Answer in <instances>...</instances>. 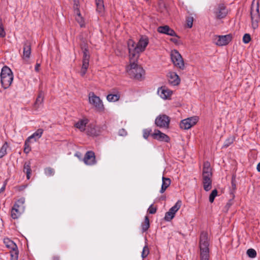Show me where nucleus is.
Masks as SVG:
<instances>
[{"instance_id":"f257e3e1","label":"nucleus","mask_w":260,"mask_h":260,"mask_svg":"<svg viewBox=\"0 0 260 260\" xmlns=\"http://www.w3.org/2000/svg\"><path fill=\"white\" fill-rule=\"evenodd\" d=\"M149 43V39L146 36H142L136 45L132 40L127 41V47L129 51V58L131 61L132 58H138V54L143 52Z\"/></svg>"},{"instance_id":"f03ea898","label":"nucleus","mask_w":260,"mask_h":260,"mask_svg":"<svg viewBox=\"0 0 260 260\" xmlns=\"http://www.w3.org/2000/svg\"><path fill=\"white\" fill-rule=\"evenodd\" d=\"M137 58H132V61L129 60V64L126 67V71L131 78L140 80L144 78L145 71L140 66L135 63Z\"/></svg>"},{"instance_id":"7ed1b4c3","label":"nucleus","mask_w":260,"mask_h":260,"mask_svg":"<svg viewBox=\"0 0 260 260\" xmlns=\"http://www.w3.org/2000/svg\"><path fill=\"white\" fill-rule=\"evenodd\" d=\"M209 243L208 234L202 232L200 235L199 247L200 250V260H209Z\"/></svg>"},{"instance_id":"20e7f679","label":"nucleus","mask_w":260,"mask_h":260,"mask_svg":"<svg viewBox=\"0 0 260 260\" xmlns=\"http://www.w3.org/2000/svg\"><path fill=\"white\" fill-rule=\"evenodd\" d=\"M259 2L253 0L250 9V16L251 20V26L253 29H256L258 26L259 20Z\"/></svg>"},{"instance_id":"39448f33","label":"nucleus","mask_w":260,"mask_h":260,"mask_svg":"<svg viewBox=\"0 0 260 260\" xmlns=\"http://www.w3.org/2000/svg\"><path fill=\"white\" fill-rule=\"evenodd\" d=\"M1 79L2 86L5 89L11 85L13 80V75L9 68L7 67L3 68L1 73Z\"/></svg>"},{"instance_id":"423d86ee","label":"nucleus","mask_w":260,"mask_h":260,"mask_svg":"<svg viewBox=\"0 0 260 260\" xmlns=\"http://www.w3.org/2000/svg\"><path fill=\"white\" fill-rule=\"evenodd\" d=\"M24 203L25 199L23 198L16 202L11 211V215L13 219H18L23 213L25 210Z\"/></svg>"},{"instance_id":"0eeeda50","label":"nucleus","mask_w":260,"mask_h":260,"mask_svg":"<svg viewBox=\"0 0 260 260\" xmlns=\"http://www.w3.org/2000/svg\"><path fill=\"white\" fill-rule=\"evenodd\" d=\"M81 48L82 50L83 56L82 58V65L80 72L81 75L84 76L89 67V61L90 59V54L87 44L83 42L81 44Z\"/></svg>"},{"instance_id":"6e6552de","label":"nucleus","mask_w":260,"mask_h":260,"mask_svg":"<svg viewBox=\"0 0 260 260\" xmlns=\"http://www.w3.org/2000/svg\"><path fill=\"white\" fill-rule=\"evenodd\" d=\"M89 104L99 112H102L104 110V106L101 99L96 96L93 92H90L88 94Z\"/></svg>"},{"instance_id":"1a4fd4ad","label":"nucleus","mask_w":260,"mask_h":260,"mask_svg":"<svg viewBox=\"0 0 260 260\" xmlns=\"http://www.w3.org/2000/svg\"><path fill=\"white\" fill-rule=\"evenodd\" d=\"M171 57L172 61L175 67L181 70L184 69V61L181 54L178 51L176 50L172 51L171 53Z\"/></svg>"},{"instance_id":"9d476101","label":"nucleus","mask_w":260,"mask_h":260,"mask_svg":"<svg viewBox=\"0 0 260 260\" xmlns=\"http://www.w3.org/2000/svg\"><path fill=\"white\" fill-rule=\"evenodd\" d=\"M170 122V117L165 114H160L155 119V124L160 128H168Z\"/></svg>"},{"instance_id":"9b49d317","label":"nucleus","mask_w":260,"mask_h":260,"mask_svg":"<svg viewBox=\"0 0 260 260\" xmlns=\"http://www.w3.org/2000/svg\"><path fill=\"white\" fill-rule=\"evenodd\" d=\"M232 39L231 35L224 36H215L214 37V42L218 46H222L228 44Z\"/></svg>"},{"instance_id":"f8f14e48","label":"nucleus","mask_w":260,"mask_h":260,"mask_svg":"<svg viewBox=\"0 0 260 260\" xmlns=\"http://www.w3.org/2000/svg\"><path fill=\"white\" fill-rule=\"evenodd\" d=\"M181 206V201H178L175 205L171 208L168 212L166 213L165 220L168 221L171 220L175 216V213L180 208Z\"/></svg>"},{"instance_id":"ddd939ff","label":"nucleus","mask_w":260,"mask_h":260,"mask_svg":"<svg viewBox=\"0 0 260 260\" xmlns=\"http://www.w3.org/2000/svg\"><path fill=\"white\" fill-rule=\"evenodd\" d=\"M212 172L210 165L208 162L204 164L203 169V182H212Z\"/></svg>"},{"instance_id":"4468645a","label":"nucleus","mask_w":260,"mask_h":260,"mask_svg":"<svg viewBox=\"0 0 260 260\" xmlns=\"http://www.w3.org/2000/svg\"><path fill=\"white\" fill-rule=\"evenodd\" d=\"M214 14L217 19L225 17L228 14V10L223 4H219L215 8Z\"/></svg>"},{"instance_id":"2eb2a0df","label":"nucleus","mask_w":260,"mask_h":260,"mask_svg":"<svg viewBox=\"0 0 260 260\" xmlns=\"http://www.w3.org/2000/svg\"><path fill=\"white\" fill-rule=\"evenodd\" d=\"M198 119L196 117L188 118L181 121L180 126L182 129H188L195 125Z\"/></svg>"},{"instance_id":"dca6fc26","label":"nucleus","mask_w":260,"mask_h":260,"mask_svg":"<svg viewBox=\"0 0 260 260\" xmlns=\"http://www.w3.org/2000/svg\"><path fill=\"white\" fill-rule=\"evenodd\" d=\"M74 9L75 14L76 15V20L82 27L85 26V22L84 18L81 16L78 8V2L75 1Z\"/></svg>"},{"instance_id":"f3484780","label":"nucleus","mask_w":260,"mask_h":260,"mask_svg":"<svg viewBox=\"0 0 260 260\" xmlns=\"http://www.w3.org/2000/svg\"><path fill=\"white\" fill-rule=\"evenodd\" d=\"M84 162L86 165H93L96 164L95 156L93 151H87L83 159Z\"/></svg>"},{"instance_id":"a211bd4d","label":"nucleus","mask_w":260,"mask_h":260,"mask_svg":"<svg viewBox=\"0 0 260 260\" xmlns=\"http://www.w3.org/2000/svg\"><path fill=\"white\" fill-rule=\"evenodd\" d=\"M152 137L154 139L160 141L168 142L170 140L169 137L167 135L157 129L154 131V133L152 134Z\"/></svg>"},{"instance_id":"6ab92c4d","label":"nucleus","mask_w":260,"mask_h":260,"mask_svg":"<svg viewBox=\"0 0 260 260\" xmlns=\"http://www.w3.org/2000/svg\"><path fill=\"white\" fill-rule=\"evenodd\" d=\"M157 93L162 99L167 100L170 99L172 91L166 87H161L158 88Z\"/></svg>"},{"instance_id":"aec40b11","label":"nucleus","mask_w":260,"mask_h":260,"mask_svg":"<svg viewBox=\"0 0 260 260\" xmlns=\"http://www.w3.org/2000/svg\"><path fill=\"white\" fill-rule=\"evenodd\" d=\"M86 133L88 135L97 136L100 134L101 131L100 127L95 125L90 124L88 125Z\"/></svg>"},{"instance_id":"412c9836","label":"nucleus","mask_w":260,"mask_h":260,"mask_svg":"<svg viewBox=\"0 0 260 260\" xmlns=\"http://www.w3.org/2000/svg\"><path fill=\"white\" fill-rule=\"evenodd\" d=\"M157 31H158V32H159L160 33L167 34L170 36H177V35H176L175 32L174 31V30L171 29L168 25L159 26L157 28Z\"/></svg>"},{"instance_id":"4be33fe9","label":"nucleus","mask_w":260,"mask_h":260,"mask_svg":"<svg viewBox=\"0 0 260 260\" xmlns=\"http://www.w3.org/2000/svg\"><path fill=\"white\" fill-rule=\"evenodd\" d=\"M168 77L169 83L172 85H177L179 84L180 79L176 73L173 72L169 73Z\"/></svg>"},{"instance_id":"5701e85b","label":"nucleus","mask_w":260,"mask_h":260,"mask_svg":"<svg viewBox=\"0 0 260 260\" xmlns=\"http://www.w3.org/2000/svg\"><path fill=\"white\" fill-rule=\"evenodd\" d=\"M31 53V47L30 43L28 42L25 43L23 46V58L24 59L27 60Z\"/></svg>"},{"instance_id":"b1692460","label":"nucleus","mask_w":260,"mask_h":260,"mask_svg":"<svg viewBox=\"0 0 260 260\" xmlns=\"http://www.w3.org/2000/svg\"><path fill=\"white\" fill-rule=\"evenodd\" d=\"M88 120L86 118L79 120L74 124L75 126L79 129L80 131H85L86 124L88 123Z\"/></svg>"},{"instance_id":"393cba45","label":"nucleus","mask_w":260,"mask_h":260,"mask_svg":"<svg viewBox=\"0 0 260 260\" xmlns=\"http://www.w3.org/2000/svg\"><path fill=\"white\" fill-rule=\"evenodd\" d=\"M44 95L42 91H40L34 104L36 109H38L42 105L44 101Z\"/></svg>"},{"instance_id":"a878e982","label":"nucleus","mask_w":260,"mask_h":260,"mask_svg":"<svg viewBox=\"0 0 260 260\" xmlns=\"http://www.w3.org/2000/svg\"><path fill=\"white\" fill-rule=\"evenodd\" d=\"M96 6V11L99 14H103L105 10L103 0H95Z\"/></svg>"},{"instance_id":"bb28decb","label":"nucleus","mask_w":260,"mask_h":260,"mask_svg":"<svg viewBox=\"0 0 260 260\" xmlns=\"http://www.w3.org/2000/svg\"><path fill=\"white\" fill-rule=\"evenodd\" d=\"M162 183L161 185V188L160 190V193H163L166 190V189L170 186L171 184V180L168 178H166L165 177H162Z\"/></svg>"},{"instance_id":"cd10ccee","label":"nucleus","mask_w":260,"mask_h":260,"mask_svg":"<svg viewBox=\"0 0 260 260\" xmlns=\"http://www.w3.org/2000/svg\"><path fill=\"white\" fill-rule=\"evenodd\" d=\"M4 243H5L6 247L11 249L12 250L17 249V246L16 244L13 241H11L8 238L4 239Z\"/></svg>"},{"instance_id":"c85d7f7f","label":"nucleus","mask_w":260,"mask_h":260,"mask_svg":"<svg viewBox=\"0 0 260 260\" xmlns=\"http://www.w3.org/2000/svg\"><path fill=\"white\" fill-rule=\"evenodd\" d=\"M23 171L26 174L27 179H29L31 173L30 162H26L24 163L23 167Z\"/></svg>"},{"instance_id":"c756f323","label":"nucleus","mask_w":260,"mask_h":260,"mask_svg":"<svg viewBox=\"0 0 260 260\" xmlns=\"http://www.w3.org/2000/svg\"><path fill=\"white\" fill-rule=\"evenodd\" d=\"M43 130L42 129H38L36 132H35L32 135L29 136L27 139L28 140H30L32 139H35V141H36L39 138H40L43 134Z\"/></svg>"},{"instance_id":"7c9ffc66","label":"nucleus","mask_w":260,"mask_h":260,"mask_svg":"<svg viewBox=\"0 0 260 260\" xmlns=\"http://www.w3.org/2000/svg\"><path fill=\"white\" fill-rule=\"evenodd\" d=\"M119 98H120V94L119 93L109 94L107 96V99L110 102H117L119 100Z\"/></svg>"},{"instance_id":"2f4dec72","label":"nucleus","mask_w":260,"mask_h":260,"mask_svg":"<svg viewBox=\"0 0 260 260\" xmlns=\"http://www.w3.org/2000/svg\"><path fill=\"white\" fill-rule=\"evenodd\" d=\"M149 220L148 216H145L144 223L142 224L143 232L146 231L149 228Z\"/></svg>"},{"instance_id":"473e14b6","label":"nucleus","mask_w":260,"mask_h":260,"mask_svg":"<svg viewBox=\"0 0 260 260\" xmlns=\"http://www.w3.org/2000/svg\"><path fill=\"white\" fill-rule=\"evenodd\" d=\"M8 147V144L7 142H5L0 149V158L6 154Z\"/></svg>"},{"instance_id":"72a5a7b5","label":"nucleus","mask_w":260,"mask_h":260,"mask_svg":"<svg viewBox=\"0 0 260 260\" xmlns=\"http://www.w3.org/2000/svg\"><path fill=\"white\" fill-rule=\"evenodd\" d=\"M149 253V249L148 247V246L147 245H146L143 247V250L142 252V254H141L142 257L143 258H146L148 256Z\"/></svg>"},{"instance_id":"f704fd0d","label":"nucleus","mask_w":260,"mask_h":260,"mask_svg":"<svg viewBox=\"0 0 260 260\" xmlns=\"http://www.w3.org/2000/svg\"><path fill=\"white\" fill-rule=\"evenodd\" d=\"M234 141V138L233 137L228 138L224 142L223 147L227 148L231 144H232Z\"/></svg>"},{"instance_id":"c9c22d12","label":"nucleus","mask_w":260,"mask_h":260,"mask_svg":"<svg viewBox=\"0 0 260 260\" xmlns=\"http://www.w3.org/2000/svg\"><path fill=\"white\" fill-rule=\"evenodd\" d=\"M247 254L251 258H254L256 256V252L254 249L250 248L247 250Z\"/></svg>"},{"instance_id":"e433bc0d","label":"nucleus","mask_w":260,"mask_h":260,"mask_svg":"<svg viewBox=\"0 0 260 260\" xmlns=\"http://www.w3.org/2000/svg\"><path fill=\"white\" fill-rule=\"evenodd\" d=\"M30 142V140H28V139H26V140L24 144V152L26 153H28L31 150L30 146L29 145V143Z\"/></svg>"},{"instance_id":"4c0bfd02","label":"nucleus","mask_w":260,"mask_h":260,"mask_svg":"<svg viewBox=\"0 0 260 260\" xmlns=\"http://www.w3.org/2000/svg\"><path fill=\"white\" fill-rule=\"evenodd\" d=\"M11 260H18V249L12 250L11 251Z\"/></svg>"},{"instance_id":"58836bf2","label":"nucleus","mask_w":260,"mask_h":260,"mask_svg":"<svg viewBox=\"0 0 260 260\" xmlns=\"http://www.w3.org/2000/svg\"><path fill=\"white\" fill-rule=\"evenodd\" d=\"M45 173L48 176H52L54 174V170L53 169L48 167L45 169Z\"/></svg>"},{"instance_id":"ea45409f","label":"nucleus","mask_w":260,"mask_h":260,"mask_svg":"<svg viewBox=\"0 0 260 260\" xmlns=\"http://www.w3.org/2000/svg\"><path fill=\"white\" fill-rule=\"evenodd\" d=\"M217 190L214 189V190H212V191L211 192V193H210V194L209 196V201L211 203L213 202L215 198L217 196Z\"/></svg>"},{"instance_id":"a19ab883","label":"nucleus","mask_w":260,"mask_h":260,"mask_svg":"<svg viewBox=\"0 0 260 260\" xmlns=\"http://www.w3.org/2000/svg\"><path fill=\"white\" fill-rule=\"evenodd\" d=\"M204 189L206 191H209L212 187V182H203Z\"/></svg>"},{"instance_id":"79ce46f5","label":"nucleus","mask_w":260,"mask_h":260,"mask_svg":"<svg viewBox=\"0 0 260 260\" xmlns=\"http://www.w3.org/2000/svg\"><path fill=\"white\" fill-rule=\"evenodd\" d=\"M251 40V37L250 35L246 34L243 37V41L244 43L247 44Z\"/></svg>"},{"instance_id":"37998d69","label":"nucleus","mask_w":260,"mask_h":260,"mask_svg":"<svg viewBox=\"0 0 260 260\" xmlns=\"http://www.w3.org/2000/svg\"><path fill=\"white\" fill-rule=\"evenodd\" d=\"M151 132V130L150 129H144L143 131V137L145 139H147L148 138V137H149V136L150 135Z\"/></svg>"},{"instance_id":"c03bdc74","label":"nucleus","mask_w":260,"mask_h":260,"mask_svg":"<svg viewBox=\"0 0 260 260\" xmlns=\"http://www.w3.org/2000/svg\"><path fill=\"white\" fill-rule=\"evenodd\" d=\"M193 20L192 17H189L187 18L186 24L189 28H191L192 26Z\"/></svg>"},{"instance_id":"a18cd8bd","label":"nucleus","mask_w":260,"mask_h":260,"mask_svg":"<svg viewBox=\"0 0 260 260\" xmlns=\"http://www.w3.org/2000/svg\"><path fill=\"white\" fill-rule=\"evenodd\" d=\"M157 210V208L155 207H154L153 205H151L148 209V212L150 214H154L156 213Z\"/></svg>"},{"instance_id":"49530a36","label":"nucleus","mask_w":260,"mask_h":260,"mask_svg":"<svg viewBox=\"0 0 260 260\" xmlns=\"http://www.w3.org/2000/svg\"><path fill=\"white\" fill-rule=\"evenodd\" d=\"M6 36V32L5 31L4 27L2 24L0 25V37L4 38Z\"/></svg>"},{"instance_id":"de8ad7c7","label":"nucleus","mask_w":260,"mask_h":260,"mask_svg":"<svg viewBox=\"0 0 260 260\" xmlns=\"http://www.w3.org/2000/svg\"><path fill=\"white\" fill-rule=\"evenodd\" d=\"M119 135L121 136H125L127 135V132L124 129L122 128L119 131Z\"/></svg>"},{"instance_id":"09e8293b","label":"nucleus","mask_w":260,"mask_h":260,"mask_svg":"<svg viewBox=\"0 0 260 260\" xmlns=\"http://www.w3.org/2000/svg\"><path fill=\"white\" fill-rule=\"evenodd\" d=\"M40 67H41L40 63L37 62L36 63V64L35 66V71L37 72H39L40 71Z\"/></svg>"},{"instance_id":"8fccbe9b","label":"nucleus","mask_w":260,"mask_h":260,"mask_svg":"<svg viewBox=\"0 0 260 260\" xmlns=\"http://www.w3.org/2000/svg\"><path fill=\"white\" fill-rule=\"evenodd\" d=\"M170 40L175 44H177L178 42V40L177 38H171Z\"/></svg>"},{"instance_id":"3c124183","label":"nucleus","mask_w":260,"mask_h":260,"mask_svg":"<svg viewBox=\"0 0 260 260\" xmlns=\"http://www.w3.org/2000/svg\"><path fill=\"white\" fill-rule=\"evenodd\" d=\"M5 189V185H3V186L0 189V193L3 192Z\"/></svg>"},{"instance_id":"603ef678","label":"nucleus","mask_w":260,"mask_h":260,"mask_svg":"<svg viewBox=\"0 0 260 260\" xmlns=\"http://www.w3.org/2000/svg\"><path fill=\"white\" fill-rule=\"evenodd\" d=\"M257 170L258 172H260V162L258 164V165L257 166Z\"/></svg>"},{"instance_id":"864d4df0","label":"nucleus","mask_w":260,"mask_h":260,"mask_svg":"<svg viewBox=\"0 0 260 260\" xmlns=\"http://www.w3.org/2000/svg\"><path fill=\"white\" fill-rule=\"evenodd\" d=\"M52 260H59V258L58 256H54L52 258Z\"/></svg>"},{"instance_id":"5fc2aeb1","label":"nucleus","mask_w":260,"mask_h":260,"mask_svg":"<svg viewBox=\"0 0 260 260\" xmlns=\"http://www.w3.org/2000/svg\"><path fill=\"white\" fill-rule=\"evenodd\" d=\"M232 186L234 189L236 188V185L233 182H232Z\"/></svg>"}]
</instances>
